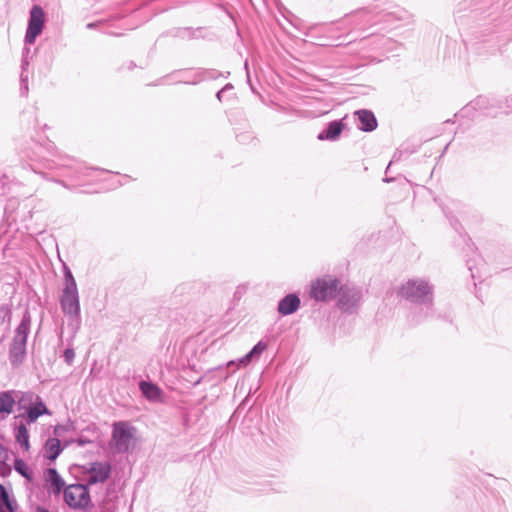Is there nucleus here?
Wrapping results in <instances>:
<instances>
[{"instance_id": "nucleus-1", "label": "nucleus", "mask_w": 512, "mask_h": 512, "mask_svg": "<svg viewBox=\"0 0 512 512\" xmlns=\"http://www.w3.org/2000/svg\"><path fill=\"white\" fill-rule=\"evenodd\" d=\"M398 296L412 303L431 305L433 286L424 278H411L401 284Z\"/></svg>"}, {"instance_id": "nucleus-2", "label": "nucleus", "mask_w": 512, "mask_h": 512, "mask_svg": "<svg viewBox=\"0 0 512 512\" xmlns=\"http://www.w3.org/2000/svg\"><path fill=\"white\" fill-rule=\"evenodd\" d=\"M31 316L25 312L23 318L15 330V334L10 345L9 358L13 366L20 365L26 356L27 337L30 332Z\"/></svg>"}, {"instance_id": "nucleus-3", "label": "nucleus", "mask_w": 512, "mask_h": 512, "mask_svg": "<svg viewBox=\"0 0 512 512\" xmlns=\"http://www.w3.org/2000/svg\"><path fill=\"white\" fill-rule=\"evenodd\" d=\"M18 402L19 409H24V412L15 417L28 425L35 423L42 415H51L50 410L46 407L42 399L37 395L35 396L33 393H22Z\"/></svg>"}, {"instance_id": "nucleus-4", "label": "nucleus", "mask_w": 512, "mask_h": 512, "mask_svg": "<svg viewBox=\"0 0 512 512\" xmlns=\"http://www.w3.org/2000/svg\"><path fill=\"white\" fill-rule=\"evenodd\" d=\"M60 306L63 313L69 318V326L76 334L80 328V300L78 289H63L60 297Z\"/></svg>"}, {"instance_id": "nucleus-5", "label": "nucleus", "mask_w": 512, "mask_h": 512, "mask_svg": "<svg viewBox=\"0 0 512 512\" xmlns=\"http://www.w3.org/2000/svg\"><path fill=\"white\" fill-rule=\"evenodd\" d=\"M341 286L337 278L323 276L311 282L309 295L315 301L327 302L337 296Z\"/></svg>"}, {"instance_id": "nucleus-6", "label": "nucleus", "mask_w": 512, "mask_h": 512, "mask_svg": "<svg viewBox=\"0 0 512 512\" xmlns=\"http://www.w3.org/2000/svg\"><path fill=\"white\" fill-rule=\"evenodd\" d=\"M135 428L126 421L113 424L112 445L118 453L128 452L134 445Z\"/></svg>"}, {"instance_id": "nucleus-7", "label": "nucleus", "mask_w": 512, "mask_h": 512, "mask_svg": "<svg viewBox=\"0 0 512 512\" xmlns=\"http://www.w3.org/2000/svg\"><path fill=\"white\" fill-rule=\"evenodd\" d=\"M406 12H376L374 10H363L352 17L353 24L359 30L363 29L366 25H373L378 22H391L393 19L404 20Z\"/></svg>"}, {"instance_id": "nucleus-8", "label": "nucleus", "mask_w": 512, "mask_h": 512, "mask_svg": "<svg viewBox=\"0 0 512 512\" xmlns=\"http://www.w3.org/2000/svg\"><path fill=\"white\" fill-rule=\"evenodd\" d=\"M64 501L72 509H85L90 503L87 485L71 484L65 487Z\"/></svg>"}, {"instance_id": "nucleus-9", "label": "nucleus", "mask_w": 512, "mask_h": 512, "mask_svg": "<svg viewBox=\"0 0 512 512\" xmlns=\"http://www.w3.org/2000/svg\"><path fill=\"white\" fill-rule=\"evenodd\" d=\"M338 307L344 312H354L360 304L361 291L350 285H343L338 292Z\"/></svg>"}, {"instance_id": "nucleus-10", "label": "nucleus", "mask_w": 512, "mask_h": 512, "mask_svg": "<svg viewBox=\"0 0 512 512\" xmlns=\"http://www.w3.org/2000/svg\"><path fill=\"white\" fill-rule=\"evenodd\" d=\"M111 466L107 462H93L85 466L84 480L85 485L92 486L98 483H104L110 476Z\"/></svg>"}, {"instance_id": "nucleus-11", "label": "nucleus", "mask_w": 512, "mask_h": 512, "mask_svg": "<svg viewBox=\"0 0 512 512\" xmlns=\"http://www.w3.org/2000/svg\"><path fill=\"white\" fill-rule=\"evenodd\" d=\"M45 21V14L40 6H33L30 11L28 28L25 35V41L33 44L38 35L42 32Z\"/></svg>"}, {"instance_id": "nucleus-12", "label": "nucleus", "mask_w": 512, "mask_h": 512, "mask_svg": "<svg viewBox=\"0 0 512 512\" xmlns=\"http://www.w3.org/2000/svg\"><path fill=\"white\" fill-rule=\"evenodd\" d=\"M27 426L28 424L24 421H20L14 417V422L12 424L13 435L15 442L20 446L23 452H28L30 450V436Z\"/></svg>"}, {"instance_id": "nucleus-13", "label": "nucleus", "mask_w": 512, "mask_h": 512, "mask_svg": "<svg viewBox=\"0 0 512 512\" xmlns=\"http://www.w3.org/2000/svg\"><path fill=\"white\" fill-rule=\"evenodd\" d=\"M22 396V392L5 391L0 393V421L4 420L9 414L13 412L16 399Z\"/></svg>"}, {"instance_id": "nucleus-14", "label": "nucleus", "mask_w": 512, "mask_h": 512, "mask_svg": "<svg viewBox=\"0 0 512 512\" xmlns=\"http://www.w3.org/2000/svg\"><path fill=\"white\" fill-rule=\"evenodd\" d=\"M301 300L297 294L291 293L283 297L278 302V313L282 316H288L295 313L300 308Z\"/></svg>"}, {"instance_id": "nucleus-15", "label": "nucleus", "mask_w": 512, "mask_h": 512, "mask_svg": "<svg viewBox=\"0 0 512 512\" xmlns=\"http://www.w3.org/2000/svg\"><path fill=\"white\" fill-rule=\"evenodd\" d=\"M44 479L48 489L55 495L59 494L65 486V481L54 468H49L44 472Z\"/></svg>"}, {"instance_id": "nucleus-16", "label": "nucleus", "mask_w": 512, "mask_h": 512, "mask_svg": "<svg viewBox=\"0 0 512 512\" xmlns=\"http://www.w3.org/2000/svg\"><path fill=\"white\" fill-rule=\"evenodd\" d=\"M343 129L344 123L342 120L332 121L318 134L317 138L321 141H336L339 139Z\"/></svg>"}, {"instance_id": "nucleus-17", "label": "nucleus", "mask_w": 512, "mask_h": 512, "mask_svg": "<svg viewBox=\"0 0 512 512\" xmlns=\"http://www.w3.org/2000/svg\"><path fill=\"white\" fill-rule=\"evenodd\" d=\"M354 115L358 118L359 124L358 128L371 132L377 128V120L375 115L368 110H358L354 113Z\"/></svg>"}, {"instance_id": "nucleus-18", "label": "nucleus", "mask_w": 512, "mask_h": 512, "mask_svg": "<svg viewBox=\"0 0 512 512\" xmlns=\"http://www.w3.org/2000/svg\"><path fill=\"white\" fill-rule=\"evenodd\" d=\"M140 390L149 401H161L162 390L150 382H140Z\"/></svg>"}, {"instance_id": "nucleus-19", "label": "nucleus", "mask_w": 512, "mask_h": 512, "mask_svg": "<svg viewBox=\"0 0 512 512\" xmlns=\"http://www.w3.org/2000/svg\"><path fill=\"white\" fill-rule=\"evenodd\" d=\"M18 509L17 503L14 499H11L0 484V512H15Z\"/></svg>"}, {"instance_id": "nucleus-20", "label": "nucleus", "mask_w": 512, "mask_h": 512, "mask_svg": "<svg viewBox=\"0 0 512 512\" xmlns=\"http://www.w3.org/2000/svg\"><path fill=\"white\" fill-rule=\"evenodd\" d=\"M62 448L60 440L57 438H49L45 443L46 457L50 460H55L61 453Z\"/></svg>"}, {"instance_id": "nucleus-21", "label": "nucleus", "mask_w": 512, "mask_h": 512, "mask_svg": "<svg viewBox=\"0 0 512 512\" xmlns=\"http://www.w3.org/2000/svg\"><path fill=\"white\" fill-rule=\"evenodd\" d=\"M14 469L28 481L33 480V472L28 464L22 459H16L14 462Z\"/></svg>"}, {"instance_id": "nucleus-22", "label": "nucleus", "mask_w": 512, "mask_h": 512, "mask_svg": "<svg viewBox=\"0 0 512 512\" xmlns=\"http://www.w3.org/2000/svg\"><path fill=\"white\" fill-rule=\"evenodd\" d=\"M64 289H78L76 281L68 267H64Z\"/></svg>"}, {"instance_id": "nucleus-23", "label": "nucleus", "mask_w": 512, "mask_h": 512, "mask_svg": "<svg viewBox=\"0 0 512 512\" xmlns=\"http://www.w3.org/2000/svg\"><path fill=\"white\" fill-rule=\"evenodd\" d=\"M256 355V345L251 348L248 354L239 359V365L245 366L249 363L250 359Z\"/></svg>"}, {"instance_id": "nucleus-24", "label": "nucleus", "mask_w": 512, "mask_h": 512, "mask_svg": "<svg viewBox=\"0 0 512 512\" xmlns=\"http://www.w3.org/2000/svg\"><path fill=\"white\" fill-rule=\"evenodd\" d=\"M64 358H65V361L68 363V364H71L75 358V352L73 349L71 348H67L65 351H64Z\"/></svg>"}, {"instance_id": "nucleus-25", "label": "nucleus", "mask_w": 512, "mask_h": 512, "mask_svg": "<svg viewBox=\"0 0 512 512\" xmlns=\"http://www.w3.org/2000/svg\"><path fill=\"white\" fill-rule=\"evenodd\" d=\"M266 349V344L262 341H258V356Z\"/></svg>"}, {"instance_id": "nucleus-26", "label": "nucleus", "mask_w": 512, "mask_h": 512, "mask_svg": "<svg viewBox=\"0 0 512 512\" xmlns=\"http://www.w3.org/2000/svg\"><path fill=\"white\" fill-rule=\"evenodd\" d=\"M486 102V99L483 98V97H479L476 101H475V105H479V106H484Z\"/></svg>"}, {"instance_id": "nucleus-27", "label": "nucleus", "mask_w": 512, "mask_h": 512, "mask_svg": "<svg viewBox=\"0 0 512 512\" xmlns=\"http://www.w3.org/2000/svg\"><path fill=\"white\" fill-rule=\"evenodd\" d=\"M8 313V310L5 307L0 308V316L5 317Z\"/></svg>"}, {"instance_id": "nucleus-28", "label": "nucleus", "mask_w": 512, "mask_h": 512, "mask_svg": "<svg viewBox=\"0 0 512 512\" xmlns=\"http://www.w3.org/2000/svg\"><path fill=\"white\" fill-rule=\"evenodd\" d=\"M253 420V416L252 415H248L245 419H244V422L243 424H248V423H251Z\"/></svg>"}, {"instance_id": "nucleus-29", "label": "nucleus", "mask_w": 512, "mask_h": 512, "mask_svg": "<svg viewBox=\"0 0 512 512\" xmlns=\"http://www.w3.org/2000/svg\"><path fill=\"white\" fill-rule=\"evenodd\" d=\"M227 88H228V85H227L225 88H223L222 90H220V91L217 93V97H218V99H219V100H221V96H222V94L224 93V91H225Z\"/></svg>"}, {"instance_id": "nucleus-30", "label": "nucleus", "mask_w": 512, "mask_h": 512, "mask_svg": "<svg viewBox=\"0 0 512 512\" xmlns=\"http://www.w3.org/2000/svg\"><path fill=\"white\" fill-rule=\"evenodd\" d=\"M59 429H60L59 426L55 427V430H54L55 434H58Z\"/></svg>"}, {"instance_id": "nucleus-31", "label": "nucleus", "mask_w": 512, "mask_h": 512, "mask_svg": "<svg viewBox=\"0 0 512 512\" xmlns=\"http://www.w3.org/2000/svg\"><path fill=\"white\" fill-rule=\"evenodd\" d=\"M228 365H234V361H230Z\"/></svg>"}]
</instances>
